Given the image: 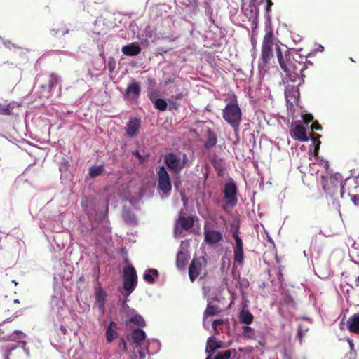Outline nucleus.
Wrapping results in <instances>:
<instances>
[{"instance_id":"3","label":"nucleus","mask_w":359,"mask_h":359,"mask_svg":"<svg viewBox=\"0 0 359 359\" xmlns=\"http://www.w3.org/2000/svg\"><path fill=\"white\" fill-rule=\"evenodd\" d=\"M188 161L186 154L168 153L164 156V162L167 167L175 174H180Z\"/></svg>"},{"instance_id":"2","label":"nucleus","mask_w":359,"mask_h":359,"mask_svg":"<svg viewBox=\"0 0 359 359\" xmlns=\"http://www.w3.org/2000/svg\"><path fill=\"white\" fill-rule=\"evenodd\" d=\"M222 118L235 131L238 130L242 120V111L236 95L231 97L222 110Z\"/></svg>"},{"instance_id":"10","label":"nucleus","mask_w":359,"mask_h":359,"mask_svg":"<svg viewBox=\"0 0 359 359\" xmlns=\"http://www.w3.org/2000/svg\"><path fill=\"white\" fill-rule=\"evenodd\" d=\"M141 128V121L136 117L129 118L124 128L126 133L125 135L129 138H133L137 136Z\"/></svg>"},{"instance_id":"13","label":"nucleus","mask_w":359,"mask_h":359,"mask_svg":"<svg viewBox=\"0 0 359 359\" xmlns=\"http://www.w3.org/2000/svg\"><path fill=\"white\" fill-rule=\"evenodd\" d=\"M204 241L209 245L219 243L223 238L221 232L215 230H204Z\"/></svg>"},{"instance_id":"57","label":"nucleus","mask_w":359,"mask_h":359,"mask_svg":"<svg viewBox=\"0 0 359 359\" xmlns=\"http://www.w3.org/2000/svg\"><path fill=\"white\" fill-rule=\"evenodd\" d=\"M12 282L15 284V285H18V283L15 280H13Z\"/></svg>"},{"instance_id":"51","label":"nucleus","mask_w":359,"mask_h":359,"mask_svg":"<svg viewBox=\"0 0 359 359\" xmlns=\"http://www.w3.org/2000/svg\"><path fill=\"white\" fill-rule=\"evenodd\" d=\"M298 337H299L300 339L304 337V333L301 329H299L298 330Z\"/></svg>"},{"instance_id":"29","label":"nucleus","mask_w":359,"mask_h":359,"mask_svg":"<svg viewBox=\"0 0 359 359\" xmlns=\"http://www.w3.org/2000/svg\"><path fill=\"white\" fill-rule=\"evenodd\" d=\"M124 221L129 224H135L137 223L135 215L129 210H126L123 212Z\"/></svg>"},{"instance_id":"55","label":"nucleus","mask_w":359,"mask_h":359,"mask_svg":"<svg viewBox=\"0 0 359 359\" xmlns=\"http://www.w3.org/2000/svg\"><path fill=\"white\" fill-rule=\"evenodd\" d=\"M349 344H350V346H351V348L352 349L353 348V344L351 341L349 342Z\"/></svg>"},{"instance_id":"12","label":"nucleus","mask_w":359,"mask_h":359,"mask_svg":"<svg viewBox=\"0 0 359 359\" xmlns=\"http://www.w3.org/2000/svg\"><path fill=\"white\" fill-rule=\"evenodd\" d=\"M290 135L293 139L300 142H306L309 140L306 128L301 124L296 125L290 130Z\"/></svg>"},{"instance_id":"16","label":"nucleus","mask_w":359,"mask_h":359,"mask_svg":"<svg viewBox=\"0 0 359 359\" xmlns=\"http://www.w3.org/2000/svg\"><path fill=\"white\" fill-rule=\"evenodd\" d=\"M222 347L220 342L215 340L214 337H210L208 339L205 351L209 354L206 359H211V356L214 354L217 349Z\"/></svg>"},{"instance_id":"27","label":"nucleus","mask_w":359,"mask_h":359,"mask_svg":"<svg viewBox=\"0 0 359 359\" xmlns=\"http://www.w3.org/2000/svg\"><path fill=\"white\" fill-rule=\"evenodd\" d=\"M217 142V138L215 133L210 129L208 130L207 132V140L204 144L205 149H209L214 147Z\"/></svg>"},{"instance_id":"28","label":"nucleus","mask_w":359,"mask_h":359,"mask_svg":"<svg viewBox=\"0 0 359 359\" xmlns=\"http://www.w3.org/2000/svg\"><path fill=\"white\" fill-rule=\"evenodd\" d=\"M154 276H158V271L154 269L147 270L144 274V279L149 283H153L154 281Z\"/></svg>"},{"instance_id":"42","label":"nucleus","mask_w":359,"mask_h":359,"mask_svg":"<svg viewBox=\"0 0 359 359\" xmlns=\"http://www.w3.org/2000/svg\"><path fill=\"white\" fill-rule=\"evenodd\" d=\"M320 144H321V142H318L314 146V149H313V152L311 151V149H310L309 151V155H311L313 154L315 156H317L318 154L319 149H320Z\"/></svg>"},{"instance_id":"44","label":"nucleus","mask_w":359,"mask_h":359,"mask_svg":"<svg viewBox=\"0 0 359 359\" xmlns=\"http://www.w3.org/2000/svg\"><path fill=\"white\" fill-rule=\"evenodd\" d=\"M351 200L355 205H359V195L358 194H350Z\"/></svg>"},{"instance_id":"33","label":"nucleus","mask_w":359,"mask_h":359,"mask_svg":"<svg viewBox=\"0 0 359 359\" xmlns=\"http://www.w3.org/2000/svg\"><path fill=\"white\" fill-rule=\"evenodd\" d=\"M154 107L156 109L163 111H165L168 107V104L165 100L162 98H157L154 101Z\"/></svg>"},{"instance_id":"35","label":"nucleus","mask_w":359,"mask_h":359,"mask_svg":"<svg viewBox=\"0 0 359 359\" xmlns=\"http://www.w3.org/2000/svg\"><path fill=\"white\" fill-rule=\"evenodd\" d=\"M11 337L13 340L18 341L24 339L25 337V334L20 330H15L13 332V335Z\"/></svg>"},{"instance_id":"50","label":"nucleus","mask_w":359,"mask_h":359,"mask_svg":"<svg viewBox=\"0 0 359 359\" xmlns=\"http://www.w3.org/2000/svg\"><path fill=\"white\" fill-rule=\"evenodd\" d=\"M176 100H169L170 102V109H173L177 110L179 109L180 105L175 102Z\"/></svg>"},{"instance_id":"23","label":"nucleus","mask_w":359,"mask_h":359,"mask_svg":"<svg viewBox=\"0 0 359 359\" xmlns=\"http://www.w3.org/2000/svg\"><path fill=\"white\" fill-rule=\"evenodd\" d=\"M189 260V256L183 251H179L177 255L176 266L180 270L184 269Z\"/></svg>"},{"instance_id":"31","label":"nucleus","mask_w":359,"mask_h":359,"mask_svg":"<svg viewBox=\"0 0 359 359\" xmlns=\"http://www.w3.org/2000/svg\"><path fill=\"white\" fill-rule=\"evenodd\" d=\"M243 335L245 337L250 339H255L256 334L254 328L249 327L248 325H245L243 327Z\"/></svg>"},{"instance_id":"7","label":"nucleus","mask_w":359,"mask_h":359,"mask_svg":"<svg viewBox=\"0 0 359 359\" xmlns=\"http://www.w3.org/2000/svg\"><path fill=\"white\" fill-rule=\"evenodd\" d=\"M137 285V276L133 266H128L123 269V288L129 293L132 292Z\"/></svg>"},{"instance_id":"11","label":"nucleus","mask_w":359,"mask_h":359,"mask_svg":"<svg viewBox=\"0 0 359 359\" xmlns=\"http://www.w3.org/2000/svg\"><path fill=\"white\" fill-rule=\"evenodd\" d=\"M233 250V261L234 264L243 266L244 263L245 255L243 250V243L241 237L236 238Z\"/></svg>"},{"instance_id":"54","label":"nucleus","mask_w":359,"mask_h":359,"mask_svg":"<svg viewBox=\"0 0 359 359\" xmlns=\"http://www.w3.org/2000/svg\"><path fill=\"white\" fill-rule=\"evenodd\" d=\"M288 92L287 91H285V97L287 99L288 98Z\"/></svg>"},{"instance_id":"24","label":"nucleus","mask_w":359,"mask_h":359,"mask_svg":"<svg viewBox=\"0 0 359 359\" xmlns=\"http://www.w3.org/2000/svg\"><path fill=\"white\" fill-rule=\"evenodd\" d=\"M220 312L221 309L219 306L208 304L203 315V323H205V320L208 316H214L218 315L220 313Z\"/></svg>"},{"instance_id":"18","label":"nucleus","mask_w":359,"mask_h":359,"mask_svg":"<svg viewBox=\"0 0 359 359\" xmlns=\"http://www.w3.org/2000/svg\"><path fill=\"white\" fill-rule=\"evenodd\" d=\"M347 325L351 332L359 334V312L348 319Z\"/></svg>"},{"instance_id":"56","label":"nucleus","mask_w":359,"mask_h":359,"mask_svg":"<svg viewBox=\"0 0 359 359\" xmlns=\"http://www.w3.org/2000/svg\"><path fill=\"white\" fill-rule=\"evenodd\" d=\"M169 82H172V81H171V80L167 81H165V84H168Z\"/></svg>"},{"instance_id":"39","label":"nucleus","mask_w":359,"mask_h":359,"mask_svg":"<svg viewBox=\"0 0 359 359\" xmlns=\"http://www.w3.org/2000/svg\"><path fill=\"white\" fill-rule=\"evenodd\" d=\"M311 140L313 141V142L315 144V145L318 143V142H321L320 139L321 137V135L318 134V133H312L311 134Z\"/></svg>"},{"instance_id":"4","label":"nucleus","mask_w":359,"mask_h":359,"mask_svg":"<svg viewBox=\"0 0 359 359\" xmlns=\"http://www.w3.org/2000/svg\"><path fill=\"white\" fill-rule=\"evenodd\" d=\"M207 260L204 257H194L189 266V276L193 283L198 277L203 278L207 275Z\"/></svg>"},{"instance_id":"19","label":"nucleus","mask_w":359,"mask_h":359,"mask_svg":"<svg viewBox=\"0 0 359 359\" xmlns=\"http://www.w3.org/2000/svg\"><path fill=\"white\" fill-rule=\"evenodd\" d=\"M177 224L181 227L182 229L187 231L194 226V218L191 216H180L177 220Z\"/></svg>"},{"instance_id":"41","label":"nucleus","mask_w":359,"mask_h":359,"mask_svg":"<svg viewBox=\"0 0 359 359\" xmlns=\"http://www.w3.org/2000/svg\"><path fill=\"white\" fill-rule=\"evenodd\" d=\"M118 348L121 351H127V344L124 339H121L120 343L118 344Z\"/></svg>"},{"instance_id":"52","label":"nucleus","mask_w":359,"mask_h":359,"mask_svg":"<svg viewBox=\"0 0 359 359\" xmlns=\"http://www.w3.org/2000/svg\"><path fill=\"white\" fill-rule=\"evenodd\" d=\"M355 286L359 287V276L355 279Z\"/></svg>"},{"instance_id":"40","label":"nucleus","mask_w":359,"mask_h":359,"mask_svg":"<svg viewBox=\"0 0 359 359\" xmlns=\"http://www.w3.org/2000/svg\"><path fill=\"white\" fill-rule=\"evenodd\" d=\"M133 154L138 158L140 163H143L146 161V158L148 156H147L146 157H144L142 156L139 151H133Z\"/></svg>"},{"instance_id":"15","label":"nucleus","mask_w":359,"mask_h":359,"mask_svg":"<svg viewBox=\"0 0 359 359\" xmlns=\"http://www.w3.org/2000/svg\"><path fill=\"white\" fill-rule=\"evenodd\" d=\"M142 49L136 43H131L122 47L121 51L126 56H136L139 55Z\"/></svg>"},{"instance_id":"21","label":"nucleus","mask_w":359,"mask_h":359,"mask_svg":"<svg viewBox=\"0 0 359 359\" xmlns=\"http://www.w3.org/2000/svg\"><path fill=\"white\" fill-rule=\"evenodd\" d=\"M131 337L133 344H135L136 347H137L140 343L145 339L146 334L142 329L135 328L131 333Z\"/></svg>"},{"instance_id":"45","label":"nucleus","mask_w":359,"mask_h":359,"mask_svg":"<svg viewBox=\"0 0 359 359\" xmlns=\"http://www.w3.org/2000/svg\"><path fill=\"white\" fill-rule=\"evenodd\" d=\"M51 34L53 35V36H55L57 34H59L60 32H61L62 34V35H65L66 34H68L69 32V30L68 29H62V30H60V29H51Z\"/></svg>"},{"instance_id":"6","label":"nucleus","mask_w":359,"mask_h":359,"mask_svg":"<svg viewBox=\"0 0 359 359\" xmlns=\"http://www.w3.org/2000/svg\"><path fill=\"white\" fill-rule=\"evenodd\" d=\"M59 80V76L55 73L38 76L37 82L39 83V87L43 90V97H48L51 95L53 88L57 86Z\"/></svg>"},{"instance_id":"46","label":"nucleus","mask_w":359,"mask_h":359,"mask_svg":"<svg viewBox=\"0 0 359 359\" xmlns=\"http://www.w3.org/2000/svg\"><path fill=\"white\" fill-rule=\"evenodd\" d=\"M311 129H312V130H322L323 127L321 126L320 124H319V123L317 121H315L311 124Z\"/></svg>"},{"instance_id":"30","label":"nucleus","mask_w":359,"mask_h":359,"mask_svg":"<svg viewBox=\"0 0 359 359\" xmlns=\"http://www.w3.org/2000/svg\"><path fill=\"white\" fill-rule=\"evenodd\" d=\"M104 165L99 166H93L89 169V175L92 178H95L100 175L104 171Z\"/></svg>"},{"instance_id":"17","label":"nucleus","mask_w":359,"mask_h":359,"mask_svg":"<svg viewBox=\"0 0 359 359\" xmlns=\"http://www.w3.org/2000/svg\"><path fill=\"white\" fill-rule=\"evenodd\" d=\"M140 86L137 82L128 85L126 90V95L132 100L137 99L140 95Z\"/></svg>"},{"instance_id":"36","label":"nucleus","mask_w":359,"mask_h":359,"mask_svg":"<svg viewBox=\"0 0 359 359\" xmlns=\"http://www.w3.org/2000/svg\"><path fill=\"white\" fill-rule=\"evenodd\" d=\"M116 62L113 57H110L107 62V68L110 73H112L116 68Z\"/></svg>"},{"instance_id":"58","label":"nucleus","mask_w":359,"mask_h":359,"mask_svg":"<svg viewBox=\"0 0 359 359\" xmlns=\"http://www.w3.org/2000/svg\"><path fill=\"white\" fill-rule=\"evenodd\" d=\"M14 302H15V303H19L20 302H19V300H18V299H15V300L14 301Z\"/></svg>"},{"instance_id":"38","label":"nucleus","mask_w":359,"mask_h":359,"mask_svg":"<svg viewBox=\"0 0 359 359\" xmlns=\"http://www.w3.org/2000/svg\"><path fill=\"white\" fill-rule=\"evenodd\" d=\"M302 119L304 123L308 124L310 122L313 121V116L311 114H306L302 116Z\"/></svg>"},{"instance_id":"9","label":"nucleus","mask_w":359,"mask_h":359,"mask_svg":"<svg viewBox=\"0 0 359 359\" xmlns=\"http://www.w3.org/2000/svg\"><path fill=\"white\" fill-rule=\"evenodd\" d=\"M224 198L226 204L231 207H234L237 203V187L235 182H229L224 184Z\"/></svg>"},{"instance_id":"22","label":"nucleus","mask_w":359,"mask_h":359,"mask_svg":"<svg viewBox=\"0 0 359 359\" xmlns=\"http://www.w3.org/2000/svg\"><path fill=\"white\" fill-rule=\"evenodd\" d=\"M352 181L353 182V185L348 186L347 189L348 191V193L351 194V192H358L359 191V179H353ZM351 180H346L344 184H343L341 187V195L344 193L346 191V187L348 184H351Z\"/></svg>"},{"instance_id":"20","label":"nucleus","mask_w":359,"mask_h":359,"mask_svg":"<svg viewBox=\"0 0 359 359\" xmlns=\"http://www.w3.org/2000/svg\"><path fill=\"white\" fill-rule=\"evenodd\" d=\"M20 104L12 102L8 104L0 103V114L2 115H11L13 114V110L18 108Z\"/></svg>"},{"instance_id":"1","label":"nucleus","mask_w":359,"mask_h":359,"mask_svg":"<svg viewBox=\"0 0 359 359\" xmlns=\"http://www.w3.org/2000/svg\"><path fill=\"white\" fill-rule=\"evenodd\" d=\"M276 53L281 69L285 73L286 78L291 82L298 80L303 81L305 75L303 72L306 69L304 61H299L294 58L290 50L283 53L279 45L276 46Z\"/></svg>"},{"instance_id":"37","label":"nucleus","mask_w":359,"mask_h":359,"mask_svg":"<svg viewBox=\"0 0 359 359\" xmlns=\"http://www.w3.org/2000/svg\"><path fill=\"white\" fill-rule=\"evenodd\" d=\"M213 166L215 168V170L217 171L218 175H222L224 172V168L222 166L221 163L219 162H215L213 164Z\"/></svg>"},{"instance_id":"14","label":"nucleus","mask_w":359,"mask_h":359,"mask_svg":"<svg viewBox=\"0 0 359 359\" xmlns=\"http://www.w3.org/2000/svg\"><path fill=\"white\" fill-rule=\"evenodd\" d=\"M170 99L172 100H181L188 95V90L181 84L175 83L170 90Z\"/></svg>"},{"instance_id":"25","label":"nucleus","mask_w":359,"mask_h":359,"mask_svg":"<svg viewBox=\"0 0 359 359\" xmlns=\"http://www.w3.org/2000/svg\"><path fill=\"white\" fill-rule=\"evenodd\" d=\"M116 325H117L115 322L111 321L107 326L106 331V339L109 343L112 342L117 337V332L115 330Z\"/></svg>"},{"instance_id":"53","label":"nucleus","mask_w":359,"mask_h":359,"mask_svg":"<svg viewBox=\"0 0 359 359\" xmlns=\"http://www.w3.org/2000/svg\"><path fill=\"white\" fill-rule=\"evenodd\" d=\"M96 298L98 301L101 300L102 294H97Z\"/></svg>"},{"instance_id":"48","label":"nucleus","mask_w":359,"mask_h":359,"mask_svg":"<svg viewBox=\"0 0 359 359\" xmlns=\"http://www.w3.org/2000/svg\"><path fill=\"white\" fill-rule=\"evenodd\" d=\"M224 323V320L222 319L215 320L212 322V328L215 331H217V327L219 325H222Z\"/></svg>"},{"instance_id":"60","label":"nucleus","mask_w":359,"mask_h":359,"mask_svg":"<svg viewBox=\"0 0 359 359\" xmlns=\"http://www.w3.org/2000/svg\"><path fill=\"white\" fill-rule=\"evenodd\" d=\"M8 356H9V353L6 355V359H9V358H8Z\"/></svg>"},{"instance_id":"49","label":"nucleus","mask_w":359,"mask_h":359,"mask_svg":"<svg viewBox=\"0 0 359 359\" xmlns=\"http://www.w3.org/2000/svg\"><path fill=\"white\" fill-rule=\"evenodd\" d=\"M273 2L271 1V0H267L266 1V15H269V13L271 12V6H273Z\"/></svg>"},{"instance_id":"43","label":"nucleus","mask_w":359,"mask_h":359,"mask_svg":"<svg viewBox=\"0 0 359 359\" xmlns=\"http://www.w3.org/2000/svg\"><path fill=\"white\" fill-rule=\"evenodd\" d=\"M250 6L251 8L254 7L255 9V11H253L252 8H251V10H250L251 16L250 17L254 18L255 19H257L258 15H259V10H258V8L256 6H255L254 4L253 5H250Z\"/></svg>"},{"instance_id":"47","label":"nucleus","mask_w":359,"mask_h":359,"mask_svg":"<svg viewBox=\"0 0 359 359\" xmlns=\"http://www.w3.org/2000/svg\"><path fill=\"white\" fill-rule=\"evenodd\" d=\"M231 231L232 236L234 239H236V238H237V237H240L239 236V229L238 226L232 227Z\"/></svg>"},{"instance_id":"34","label":"nucleus","mask_w":359,"mask_h":359,"mask_svg":"<svg viewBox=\"0 0 359 359\" xmlns=\"http://www.w3.org/2000/svg\"><path fill=\"white\" fill-rule=\"evenodd\" d=\"M130 321L140 327L145 326L144 318L140 315H135L130 318Z\"/></svg>"},{"instance_id":"26","label":"nucleus","mask_w":359,"mask_h":359,"mask_svg":"<svg viewBox=\"0 0 359 359\" xmlns=\"http://www.w3.org/2000/svg\"><path fill=\"white\" fill-rule=\"evenodd\" d=\"M239 321L241 323L249 325L253 321V315L245 309H243L239 313Z\"/></svg>"},{"instance_id":"59","label":"nucleus","mask_w":359,"mask_h":359,"mask_svg":"<svg viewBox=\"0 0 359 359\" xmlns=\"http://www.w3.org/2000/svg\"><path fill=\"white\" fill-rule=\"evenodd\" d=\"M62 331H66V329L64 327H62Z\"/></svg>"},{"instance_id":"32","label":"nucleus","mask_w":359,"mask_h":359,"mask_svg":"<svg viewBox=\"0 0 359 359\" xmlns=\"http://www.w3.org/2000/svg\"><path fill=\"white\" fill-rule=\"evenodd\" d=\"M232 353L236 355V351L235 349H232L218 353L217 355L214 358V359H229Z\"/></svg>"},{"instance_id":"5","label":"nucleus","mask_w":359,"mask_h":359,"mask_svg":"<svg viewBox=\"0 0 359 359\" xmlns=\"http://www.w3.org/2000/svg\"><path fill=\"white\" fill-rule=\"evenodd\" d=\"M277 45L274 43V36L272 31L266 32L264 36L262 50L261 59L263 65H267L273 57V47Z\"/></svg>"},{"instance_id":"8","label":"nucleus","mask_w":359,"mask_h":359,"mask_svg":"<svg viewBox=\"0 0 359 359\" xmlns=\"http://www.w3.org/2000/svg\"><path fill=\"white\" fill-rule=\"evenodd\" d=\"M158 188L165 194L170 192L172 189L170 175L163 165L159 167L158 170Z\"/></svg>"}]
</instances>
